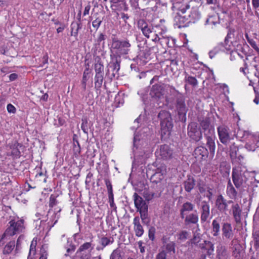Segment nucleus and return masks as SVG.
Wrapping results in <instances>:
<instances>
[{
  "mask_svg": "<svg viewBox=\"0 0 259 259\" xmlns=\"http://www.w3.org/2000/svg\"><path fill=\"white\" fill-rule=\"evenodd\" d=\"M231 204L230 212H232L233 218L236 224H239L241 221L242 209L238 203H235L232 200H227L222 195H219L215 201V206L218 209L222 212L228 210V205Z\"/></svg>",
  "mask_w": 259,
  "mask_h": 259,
  "instance_id": "1",
  "label": "nucleus"
},
{
  "mask_svg": "<svg viewBox=\"0 0 259 259\" xmlns=\"http://www.w3.org/2000/svg\"><path fill=\"white\" fill-rule=\"evenodd\" d=\"M24 223V221L22 219L17 221L15 219L11 220L9 222L8 227L0 237V246L4 245L5 240L7 239L8 237H12L22 232L25 228Z\"/></svg>",
  "mask_w": 259,
  "mask_h": 259,
  "instance_id": "2",
  "label": "nucleus"
},
{
  "mask_svg": "<svg viewBox=\"0 0 259 259\" xmlns=\"http://www.w3.org/2000/svg\"><path fill=\"white\" fill-rule=\"evenodd\" d=\"M137 27L147 38L155 42L160 39V32L157 30L159 28L158 26L149 25L144 19H140L137 21Z\"/></svg>",
  "mask_w": 259,
  "mask_h": 259,
  "instance_id": "3",
  "label": "nucleus"
},
{
  "mask_svg": "<svg viewBox=\"0 0 259 259\" xmlns=\"http://www.w3.org/2000/svg\"><path fill=\"white\" fill-rule=\"evenodd\" d=\"M160 120L161 135H169L173 127L172 119L170 113L167 111H161L158 115Z\"/></svg>",
  "mask_w": 259,
  "mask_h": 259,
  "instance_id": "4",
  "label": "nucleus"
},
{
  "mask_svg": "<svg viewBox=\"0 0 259 259\" xmlns=\"http://www.w3.org/2000/svg\"><path fill=\"white\" fill-rule=\"evenodd\" d=\"M131 46V45L127 40L121 41L115 37L112 38L111 51H114L118 55L127 54L128 48Z\"/></svg>",
  "mask_w": 259,
  "mask_h": 259,
  "instance_id": "5",
  "label": "nucleus"
},
{
  "mask_svg": "<svg viewBox=\"0 0 259 259\" xmlns=\"http://www.w3.org/2000/svg\"><path fill=\"white\" fill-rule=\"evenodd\" d=\"M241 147L235 142L231 143L229 147V155L233 164L240 166L243 163L244 156L240 152Z\"/></svg>",
  "mask_w": 259,
  "mask_h": 259,
  "instance_id": "6",
  "label": "nucleus"
},
{
  "mask_svg": "<svg viewBox=\"0 0 259 259\" xmlns=\"http://www.w3.org/2000/svg\"><path fill=\"white\" fill-rule=\"evenodd\" d=\"M217 131L219 140L222 144L227 145L234 142V136L231 135L230 130L228 126L225 125L219 126Z\"/></svg>",
  "mask_w": 259,
  "mask_h": 259,
  "instance_id": "7",
  "label": "nucleus"
},
{
  "mask_svg": "<svg viewBox=\"0 0 259 259\" xmlns=\"http://www.w3.org/2000/svg\"><path fill=\"white\" fill-rule=\"evenodd\" d=\"M232 181L236 189L240 188L245 181V172L240 166L233 167L232 172Z\"/></svg>",
  "mask_w": 259,
  "mask_h": 259,
  "instance_id": "8",
  "label": "nucleus"
},
{
  "mask_svg": "<svg viewBox=\"0 0 259 259\" xmlns=\"http://www.w3.org/2000/svg\"><path fill=\"white\" fill-rule=\"evenodd\" d=\"M243 40V34L241 32L237 31L233 28H230L225 37V42L227 46L230 42L232 46L235 47L238 46V44Z\"/></svg>",
  "mask_w": 259,
  "mask_h": 259,
  "instance_id": "9",
  "label": "nucleus"
},
{
  "mask_svg": "<svg viewBox=\"0 0 259 259\" xmlns=\"http://www.w3.org/2000/svg\"><path fill=\"white\" fill-rule=\"evenodd\" d=\"M188 135L195 142L199 141L202 138L200 128L196 122H191L188 126Z\"/></svg>",
  "mask_w": 259,
  "mask_h": 259,
  "instance_id": "10",
  "label": "nucleus"
},
{
  "mask_svg": "<svg viewBox=\"0 0 259 259\" xmlns=\"http://www.w3.org/2000/svg\"><path fill=\"white\" fill-rule=\"evenodd\" d=\"M175 15L174 17V25L178 28H182L188 27L190 25L187 17V15H183L181 11H174Z\"/></svg>",
  "mask_w": 259,
  "mask_h": 259,
  "instance_id": "11",
  "label": "nucleus"
},
{
  "mask_svg": "<svg viewBox=\"0 0 259 259\" xmlns=\"http://www.w3.org/2000/svg\"><path fill=\"white\" fill-rule=\"evenodd\" d=\"M176 108L180 119L182 121H186L187 108L185 104V99L183 96H180L177 99Z\"/></svg>",
  "mask_w": 259,
  "mask_h": 259,
  "instance_id": "12",
  "label": "nucleus"
},
{
  "mask_svg": "<svg viewBox=\"0 0 259 259\" xmlns=\"http://www.w3.org/2000/svg\"><path fill=\"white\" fill-rule=\"evenodd\" d=\"M172 3L171 10L173 11H179L182 14H185L186 11L190 8V5L187 0H170Z\"/></svg>",
  "mask_w": 259,
  "mask_h": 259,
  "instance_id": "13",
  "label": "nucleus"
},
{
  "mask_svg": "<svg viewBox=\"0 0 259 259\" xmlns=\"http://www.w3.org/2000/svg\"><path fill=\"white\" fill-rule=\"evenodd\" d=\"M9 146L11 150L10 155L14 159L20 158L21 155L20 150H24L25 149L24 146L17 141H15L14 142L10 143L9 144Z\"/></svg>",
  "mask_w": 259,
  "mask_h": 259,
  "instance_id": "14",
  "label": "nucleus"
},
{
  "mask_svg": "<svg viewBox=\"0 0 259 259\" xmlns=\"http://www.w3.org/2000/svg\"><path fill=\"white\" fill-rule=\"evenodd\" d=\"M165 171V168L162 169L161 168H157L153 174L150 172V170H147L146 176L147 178L150 177V182L152 183L158 184L160 183L164 179V174Z\"/></svg>",
  "mask_w": 259,
  "mask_h": 259,
  "instance_id": "15",
  "label": "nucleus"
},
{
  "mask_svg": "<svg viewBox=\"0 0 259 259\" xmlns=\"http://www.w3.org/2000/svg\"><path fill=\"white\" fill-rule=\"evenodd\" d=\"M155 154L163 160H167L171 158L172 150L168 145L164 144L160 146L159 149L156 151Z\"/></svg>",
  "mask_w": 259,
  "mask_h": 259,
  "instance_id": "16",
  "label": "nucleus"
},
{
  "mask_svg": "<svg viewBox=\"0 0 259 259\" xmlns=\"http://www.w3.org/2000/svg\"><path fill=\"white\" fill-rule=\"evenodd\" d=\"M161 241L166 253L175 254L176 253V243L175 241L170 240L169 236L163 235L161 238Z\"/></svg>",
  "mask_w": 259,
  "mask_h": 259,
  "instance_id": "17",
  "label": "nucleus"
},
{
  "mask_svg": "<svg viewBox=\"0 0 259 259\" xmlns=\"http://www.w3.org/2000/svg\"><path fill=\"white\" fill-rule=\"evenodd\" d=\"M188 15H187L190 25L197 23L201 18L198 7L192 6Z\"/></svg>",
  "mask_w": 259,
  "mask_h": 259,
  "instance_id": "18",
  "label": "nucleus"
},
{
  "mask_svg": "<svg viewBox=\"0 0 259 259\" xmlns=\"http://www.w3.org/2000/svg\"><path fill=\"white\" fill-rule=\"evenodd\" d=\"M199 247L204 255L202 259H205L206 256H210L213 255L214 247L211 242L205 240L203 243L200 244Z\"/></svg>",
  "mask_w": 259,
  "mask_h": 259,
  "instance_id": "19",
  "label": "nucleus"
},
{
  "mask_svg": "<svg viewBox=\"0 0 259 259\" xmlns=\"http://www.w3.org/2000/svg\"><path fill=\"white\" fill-rule=\"evenodd\" d=\"M208 132L210 135L204 134V137L206 140V145L208 147L210 156L213 157L214 156L215 150V144L214 142L215 137L214 136V132L213 131L209 130Z\"/></svg>",
  "mask_w": 259,
  "mask_h": 259,
  "instance_id": "20",
  "label": "nucleus"
},
{
  "mask_svg": "<svg viewBox=\"0 0 259 259\" xmlns=\"http://www.w3.org/2000/svg\"><path fill=\"white\" fill-rule=\"evenodd\" d=\"M193 155L197 160L201 161L208 157V150L204 146H198L195 149Z\"/></svg>",
  "mask_w": 259,
  "mask_h": 259,
  "instance_id": "21",
  "label": "nucleus"
},
{
  "mask_svg": "<svg viewBox=\"0 0 259 259\" xmlns=\"http://www.w3.org/2000/svg\"><path fill=\"white\" fill-rule=\"evenodd\" d=\"M164 91V88L161 84H155L152 85L150 91V95L152 98L159 99L163 96Z\"/></svg>",
  "mask_w": 259,
  "mask_h": 259,
  "instance_id": "22",
  "label": "nucleus"
},
{
  "mask_svg": "<svg viewBox=\"0 0 259 259\" xmlns=\"http://www.w3.org/2000/svg\"><path fill=\"white\" fill-rule=\"evenodd\" d=\"M232 183L231 180L229 179L226 187V194L230 200H235L237 198L238 192Z\"/></svg>",
  "mask_w": 259,
  "mask_h": 259,
  "instance_id": "23",
  "label": "nucleus"
},
{
  "mask_svg": "<svg viewBox=\"0 0 259 259\" xmlns=\"http://www.w3.org/2000/svg\"><path fill=\"white\" fill-rule=\"evenodd\" d=\"M222 236L224 239H231L233 238L234 233L232 225L229 223H224L222 225Z\"/></svg>",
  "mask_w": 259,
  "mask_h": 259,
  "instance_id": "24",
  "label": "nucleus"
},
{
  "mask_svg": "<svg viewBox=\"0 0 259 259\" xmlns=\"http://www.w3.org/2000/svg\"><path fill=\"white\" fill-rule=\"evenodd\" d=\"M134 230L137 237H141L144 232L143 226L141 224L140 219L139 217H135L133 220Z\"/></svg>",
  "mask_w": 259,
  "mask_h": 259,
  "instance_id": "25",
  "label": "nucleus"
},
{
  "mask_svg": "<svg viewBox=\"0 0 259 259\" xmlns=\"http://www.w3.org/2000/svg\"><path fill=\"white\" fill-rule=\"evenodd\" d=\"M210 215L209 205L206 202L203 201L202 203L201 209L200 219L201 223H204L207 221Z\"/></svg>",
  "mask_w": 259,
  "mask_h": 259,
  "instance_id": "26",
  "label": "nucleus"
},
{
  "mask_svg": "<svg viewBox=\"0 0 259 259\" xmlns=\"http://www.w3.org/2000/svg\"><path fill=\"white\" fill-rule=\"evenodd\" d=\"M134 203L138 210L148 208L145 201L137 193H135L134 194Z\"/></svg>",
  "mask_w": 259,
  "mask_h": 259,
  "instance_id": "27",
  "label": "nucleus"
},
{
  "mask_svg": "<svg viewBox=\"0 0 259 259\" xmlns=\"http://www.w3.org/2000/svg\"><path fill=\"white\" fill-rule=\"evenodd\" d=\"M184 188L185 190L190 193L194 188L195 185V181L193 177L192 176H188L187 179L183 183Z\"/></svg>",
  "mask_w": 259,
  "mask_h": 259,
  "instance_id": "28",
  "label": "nucleus"
},
{
  "mask_svg": "<svg viewBox=\"0 0 259 259\" xmlns=\"http://www.w3.org/2000/svg\"><path fill=\"white\" fill-rule=\"evenodd\" d=\"M194 208V205L191 202H186L184 203L180 211L181 218L184 219L186 212L192 211Z\"/></svg>",
  "mask_w": 259,
  "mask_h": 259,
  "instance_id": "29",
  "label": "nucleus"
},
{
  "mask_svg": "<svg viewBox=\"0 0 259 259\" xmlns=\"http://www.w3.org/2000/svg\"><path fill=\"white\" fill-rule=\"evenodd\" d=\"M82 24L80 22H72L70 25L71 35L75 37L76 40L79 30L81 28Z\"/></svg>",
  "mask_w": 259,
  "mask_h": 259,
  "instance_id": "30",
  "label": "nucleus"
},
{
  "mask_svg": "<svg viewBox=\"0 0 259 259\" xmlns=\"http://www.w3.org/2000/svg\"><path fill=\"white\" fill-rule=\"evenodd\" d=\"M220 221L221 219L219 218L218 219H215L212 221L211 233L213 236H218L220 234Z\"/></svg>",
  "mask_w": 259,
  "mask_h": 259,
  "instance_id": "31",
  "label": "nucleus"
},
{
  "mask_svg": "<svg viewBox=\"0 0 259 259\" xmlns=\"http://www.w3.org/2000/svg\"><path fill=\"white\" fill-rule=\"evenodd\" d=\"M184 219V222L186 225H190L191 224H196L198 222V215L193 213H190L186 217L185 216Z\"/></svg>",
  "mask_w": 259,
  "mask_h": 259,
  "instance_id": "32",
  "label": "nucleus"
},
{
  "mask_svg": "<svg viewBox=\"0 0 259 259\" xmlns=\"http://www.w3.org/2000/svg\"><path fill=\"white\" fill-rule=\"evenodd\" d=\"M15 247V241L14 240L10 241L4 247L3 249V254L4 255L10 254Z\"/></svg>",
  "mask_w": 259,
  "mask_h": 259,
  "instance_id": "33",
  "label": "nucleus"
},
{
  "mask_svg": "<svg viewBox=\"0 0 259 259\" xmlns=\"http://www.w3.org/2000/svg\"><path fill=\"white\" fill-rule=\"evenodd\" d=\"M258 142V141L256 138L252 137L251 140L247 142L245 144L246 149L250 151H254L258 147L257 145Z\"/></svg>",
  "mask_w": 259,
  "mask_h": 259,
  "instance_id": "34",
  "label": "nucleus"
},
{
  "mask_svg": "<svg viewBox=\"0 0 259 259\" xmlns=\"http://www.w3.org/2000/svg\"><path fill=\"white\" fill-rule=\"evenodd\" d=\"M184 73L185 82L193 87H195L198 85V81L195 77L189 75L186 72H185Z\"/></svg>",
  "mask_w": 259,
  "mask_h": 259,
  "instance_id": "35",
  "label": "nucleus"
},
{
  "mask_svg": "<svg viewBox=\"0 0 259 259\" xmlns=\"http://www.w3.org/2000/svg\"><path fill=\"white\" fill-rule=\"evenodd\" d=\"M220 23L219 18L216 15H212L209 16L205 21V25H208L212 27Z\"/></svg>",
  "mask_w": 259,
  "mask_h": 259,
  "instance_id": "36",
  "label": "nucleus"
},
{
  "mask_svg": "<svg viewBox=\"0 0 259 259\" xmlns=\"http://www.w3.org/2000/svg\"><path fill=\"white\" fill-rule=\"evenodd\" d=\"M91 71L89 69V67H86L84 70L81 81V84L84 91L86 90L87 82L89 78V75Z\"/></svg>",
  "mask_w": 259,
  "mask_h": 259,
  "instance_id": "37",
  "label": "nucleus"
},
{
  "mask_svg": "<svg viewBox=\"0 0 259 259\" xmlns=\"http://www.w3.org/2000/svg\"><path fill=\"white\" fill-rule=\"evenodd\" d=\"M104 79V75H95V88L96 90L100 89L102 85Z\"/></svg>",
  "mask_w": 259,
  "mask_h": 259,
  "instance_id": "38",
  "label": "nucleus"
},
{
  "mask_svg": "<svg viewBox=\"0 0 259 259\" xmlns=\"http://www.w3.org/2000/svg\"><path fill=\"white\" fill-rule=\"evenodd\" d=\"M228 253L226 248L224 246H221L218 249V259H228Z\"/></svg>",
  "mask_w": 259,
  "mask_h": 259,
  "instance_id": "39",
  "label": "nucleus"
},
{
  "mask_svg": "<svg viewBox=\"0 0 259 259\" xmlns=\"http://www.w3.org/2000/svg\"><path fill=\"white\" fill-rule=\"evenodd\" d=\"M245 37L248 41V42L249 44V45L251 46V47L254 50V51L256 52L257 55L259 56V47L257 45L255 41L249 37L248 33H245Z\"/></svg>",
  "mask_w": 259,
  "mask_h": 259,
  "instance_id": "40",
  "label": "nucleus"
},
{
  "mask_svg": "<svg viewBox=\"0 0 259 259\" xmlns=\"http://www.w3.org/2000/svg\"><path fill=\"white\" fill-rule=\"evenodd\" d=\"M95 75H104V65L101 61H98L94 65Z\"/></svg>",
  "mask_w": 259,
  "mask_h": 259,
  "instance_id": "41",
  "label": "nucleus"
},
{
  "mask_svg": "<svg viewBox=\"0 0 259 259\" xmlns=\"http://www.w3.org/2000/svg\"><path fill=\"white\" fill-rule=\"evenodd\" d=\"M114 241V240L112 237H103L101 238L100 244L102 246L103 248H104L106 246L112 244Z\"/></svg>",
  "mask_w": 259,
  "mask_h": 259,
  "instance_id": "42",
  "label": "nucleus"
},
{
  "mask_svg": "<svg viewBox=\"0 0 259 259\" xmlns=\"http://www.w3.org/2000/svg\"><path fill=\"white\" fill-rule=\"evenodd\" d=\"M57 197L58 195L54 194H52L50 195L49 202V206L50 209L53 208L54 206L57 205L58 203V201L57 200Z\"/></svg>",
  "mask_w": 259,
  "mask_h": 259,
  "instance_id": "43",
  "label": "nucleus"
},
{
  "mask_svg": "<svg viewBox=\"0 0 259 259\" xmlns=\"http://www.w3.org/2000/svg\"><path fill=\"white\" fill-rule=\"evenodd\" d=\"M110 259H121V250L119 248L114 249L110 256Z\"/></svg>",
  "mask_w": 259,
  "mask_h": 259,
  "instance_id": "44",
  "label": "nucleus"
},
{
  "mask_svg": "<svg viewBox=\"0 0 259 259\" xmlns=\"http://www.w3.org/2000/svg\"><path fill=\"white\" fill-rule=\"evenodd\" d=\"M103 18L100 17H97L93 21L92 26L95 29L96 31H97L100 27Z\"/></svg>",
  "mask_w": 259,
  "mask_h": 259,
  "instance_id": "45",
  "label": "nucleus"
},
{
  "mask_svg": "<svg viewBox=\"0 0 259 259\" xmlns=\"http://www.w3.org/2000/svg\"><path fill=\"white\" fill-rule=\"evenodd\" d=\"M201 126L203 130H204V134L205 133L207 135H210V134L208 132L209 130H210L211 131H213L214 132V130L210 127L209 123L207 121H203L201 123Z\"/></svg>",
  "mask_w": 259,
  "mask_h": 259,
  "instance_id": "46",
  "label": "nucleus"
},
{
  "mask_svg": "<svg viewBox=\"0 0 259 259\" xmlns=\"http://www.w3.org/2000/svg\"><path fill=\"white\" fill-rule=\"evenodd\" d=\"M91 247L92 243L91 242H85L80 246L77 251V252H81L84 250L90 249Z\"/></svg>",
  "mask_w": 259,
  "mask_h": 259,
  "instance_id": "47",
  "label": "nucleus"
},
{
  "mask_svg": "<svg viewBox=\"0 0 259 259\" xmlns=\"http://www.w3.org/2000/svg\"><path fill=\"white\" fill-rule=\"evenodd\" d=\"M189 233L187 231H182L178 234V239L181 241H185L188 236Z\"/></svg>",
  "mask_w": 259,
  "mask_h": 259,
  "instance_id": "48",
  "label": "nucleus"
},
{
  "mask_svg": "<svg viewBox=\"0 0 259 259\" xmlns=\"http://www.w3.org/2000/svg\"><path fill=\"white\" fill-rule=\"evenodd\" d=\"M162 33L161 32H160L159 34V40L157 42H159V43L162 45L163 44H165L166 45V46L168 47H170L171 46L169 45V37H160V36L161 35Z\"/></svg>",
  "mask_w": 259,
  "mask_h": 259,
  "instance_id": "49",
  "label": "nucleus"
},
{
  "mask_svg": "<svg viewBox=\"0 0 259 259\" xmlns=\"http://www.w3.org/2000/svg\"><path fill=\"white\" fill-rule=\"evenodd\" d=\"M237 58L239 59L240 61L243 60L242 58H240L239 54L236 51H232L230 53V60L233 61Z\"/></svg>",
  "mask_w": 259,
  "mask_h": 259,
  "instance_id": "50",
  "label": "nucleus"
},
{
  "mask_svg": "<svg viewBox=\"0 0 259 259\" xmlns=\"http://www.w3.org/2000/svg\"><path fill=\"white\" fill-rule=\"evenodd\" d=\"M77 145H76L74 144V146H73V148L74 155L75 156V157H77L79 156V155L80 153V151H81L79 144L78 143V142H77Z\"/></svg>",
  "mask_w": 259,
  "mask_h": 259,
  "instance_id": "51",
  "label": "nucleus"
},
{
  "mask_svg": "<svg viewBox=\"0 0 259 259\" xmlns=\"http://www.w3.org/2000/svg\"><path fill=\"white\" fill-rule=\"evenodd\" d=\"M140 212L141 218L143 222H145V220L147 218V211L148 208L141 209L138 210Z\"/></svg>",
  "mask_w": 259,
  "mask_h": 259,
  "instance_id": "52",
  "label": "nucleus"
},
{
  "mask_svg": "<svg viewBox=\"0 0 259 259\" xmlns=\"http://www.w3.org/2000/svg\"><path fill=\"white\" fill-rule=\"evenodd\" d=\"M155 229L154 227H151L148 231V237L150 240L153 241L155 240Z\"/></svg>",
  "mask_w": 259,
  "mask_h": 259,
  "instance_id": "53",
  "label": "nucleus"
},
{
  "mask_svg": "<svg viewBox=\"0 0 259 259\" xmlns=\"http://www.w3.org/2000/svg\"><path fill=\"white\" fill-rule=\"evenodd\" d=\"M120 62L117 60V58L115 61L113 63V71H115V73H118L120 69Z\"/></svg>",
  "mask_w": 259,
  "mask_h": 259,
  "instance_id": "54",
  "label": "nucleus"
},
{
  "mask_svg": "<svg viewBox=\"0 0 259 259\" xmlns=\"http://www.w3.org/2000/svg\"><path fill=\"white\" fill-rule=\"evenodd\" d=\"M255 248H259V231H256L253 234Z\"/></svg>",
  "mask_w": 259,
  "mask_h": 259,
  "instance_id": "55",
  "label": "nucleus"
},
{
  "mask_svg": "<svg viewBox=\"0 0 259 259\" xmlns=\"http://www.w3.org/2000/svg\"><path fill=\"white\" fill-rule=\"evenodd\" d=\"M105 35L103 33H100L98 37L96 39L97 43L100 45L101 42L103 41V45H104V40H105Z\"/></svg>",
  "mask_w": 259,
  "mask_h": 259,
  "instance_id": "56",
  "label": "nucleus"
},
{
  "mask_svg": "<svg viewBox=\"0 0 259 259\" xmlns=\"http://www.w3.org/2000/svg\"><path fill=\"white\" fill-rule=\"evenodd\" d=\"M199 191L200 193H204L206 190V185L204 183H199L197 185Z\"/></svg>",
  "mask_w": 259,
  "mask_h": 259,
  "instance_id": "57",
  "label": "nucleus"
},
{
  "mask_svg": "<svg viewBox=\"0 0 259 259\" xmlns=\"http://www.w3.org/2000/svg\"><path fill=\"white\" fill-rule=\"evenodd\" d=\"M7 109L10 113H15L16 112V109L14 105L9 103L7 106Z\"/></svg>",
  "mask_w": 259,
  "mask_h": 259,
  "instance_id": "58",
  "label": "nucleus"
},
{
  "mask_svg": "<svg viewBox=\"0 0 259 259\" xmlns=\"http://www.w3.org/2000/svg\"><path fill=\"white\" fill-rule=\"evenodd\" d=\"M36 245V240H34V239H33L31 242V245L30 246V249H29V255L28 256V259H29V258L30 256L31 251H32V250H34V251H35Z\"/></svg>",
  "mask_w": 259,
  "mask_h": 259,
  "instance_id": "59",
  "label": "nucleus"
},
{
  "mask_svg": "<svg viewBox=\"0 0 259 259\" xmlns=\"http://www.w3.org/2000/svg\"><path fill=\"white\" fill-rule=\"evenodd\" d=\"M156 259H166V253L165 251H160L156 256Z\"/></svg>",
  "mask_w": 259,
  "mask_h": 259,
  "instance_id": "60",
  "label": "nucleus"
},
{
  "mask_svg": "<svg viewBox=\"0 0 259 259\" xmlns=\"http://www.w3.org/2000/svg\"><path fill=\"white\" fill-rule=\"evenodd\" d=\"M242 61L244 62V67H240V71L242 72L244 75H246L247 73H248V69L247 68L246 63L244 62V60Z\"/></svg>",
  "mask_w": 259,
  "mask_h": 259,
  "instance_id": "61",
  "label": "nucleus"
},
{
  "mask_svg": "<svg viewBox=\"0 0 259 259\" xmlns=\"http://www.w3.org/2000/svg\"><path fill=\"white\" fill-rule=\"evenodd\" d=\"M105 182L107 187L108 192H113L112 186L109 180L106 179L105 180Z\"/></svg>",
  "mask_w": 259,
  "mask_h": 259,
  "instance_id": "62",
  "label": "nucleus"
},
{
  "mask_svg": "<svg viewBox=\"0 0 259 259\" xmlns=\"http://www.w3.org/2000/svg\"><path fill=\"white\" fill-rule=\"evenodd\" d=\"M91 9V5L89 4L84 8V10L83 13V16H85L89 14V12Z\"/></svg>",
  "mask_w": 259,
  "mask_h": 259,
  "instance_id": "63",
  "label": "nucleus"
},
{
  "mask_svg": "<svg viewBox=\"0 0 259 259\" xmlns=\"http://www.w3.org/2000/svg\"><path fill=\"white\" fill-rule=\"evenodd\" d=\"M48 254L45 250L41 251L40 256L39 259H47Z\"/></svg>",
  "mask_w": 259,
  "mask_h": 259,
  "instance_id": "64",
  "label": "nucleus"
}]
</instances>
